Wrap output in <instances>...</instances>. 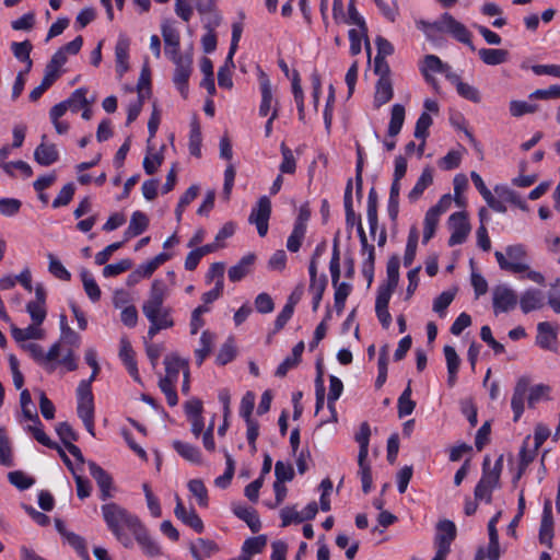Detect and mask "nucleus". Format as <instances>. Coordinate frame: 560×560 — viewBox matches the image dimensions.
Returning <instances> with one entry per match:
<instances>
[{
	"instance_id": "nucleus-1",
	"label": "nucleus",
	"mask_w": 560,
	"mask_h": 560,
	"mask_svg": "<svg viewBox=\"0 0 560 560\" xmlns=\"http://www.w3.org/2000/svg\"><path fill=\"white\" fill-rule=\"evenodd\" d=\"M166 275L170 279L168 282L161 278L152 281L148 298L141 307L150 324L148 329L150 339H153L161 330L170 329L175 325L173 308L165 305V302L171 295L172 287L176 283V275L174 271H167Z\"/></svg>"
},
{
	"instance_id": "nucleus-2",
	"label": "nucleus",
	"mask_w": 560,
	"mask_h": 560,
	"mask_svg": "<svg viewBox=\"0 0 560 560\" xmlns=\"http://www.w3.org/2000/svg\"><path fill=\"white\" fill-rule=\"evenodd\" d=\"M101 513L107 529L115 539L125 548H131L133 542L131 537L127 534V530L132 534L140 525V518L115 502L103 504L101 506Z\"/></svg>"
},
{
	"instance_id": "nucleus-3",
	"label": "nucleus",
	"mask_w": 560,
	"mask_h": 560,
	"mask_svg": "<svg viewBox=\"0 0 560 560\" xmlns=\"http://www.w3.org/2000/svg\"><path fill=\"white\" fill-rule=\"evenodd\" d=\"M503 467V458L500 456L490 467V457L486 456L482 464V475L475 487V500L491 503L492 492L500 487V477Z\"/></svg>"
},
{
	"instance_id": "nucleus-4",
	"label": "nucleus",
	"mask_w": 560,
	"mask_h": 560,
	"mask_svg": "<svg viewBox=\"0 0 560 560\" xmlns=\"http://www.w3.org/2000/svg\"><path fill=\"white\" fill-rule=\"evenodd\" d=\"M494 257L502 270L512 273H522L528 270L527 252L524 245L515 244L505 248V254L497 250Z\"/></svg>"
},
{
	"instance_id": "nucleus-5",
	"label": "nucleus",
	"mask_w": 560,
	"mask_h": 560,
	"mask_svg": "<svg viewBox=\"0 0 560 560\" xmlns=\"http://www.w3.org/2000/svg\"><path fill=\"white\" fill-rule=\"evenodd\" d=\"M78 416L85 429L94 435V397L89 382H80L77 388Z\"/></svg>"
},
{
	"instance_id": "nucleus-6",
	"label": "nucleus",
	"mask_w": 560,
	"mask_h": 560,
	"mask_svg": "<svg viewBox=\"0 0 560 560\" xmlns=\"http://www.w3.org/2000/svg\"><path fill=\"white\" fill-rule=\"evenodd\" d=\"M23 349L31 355V358L49 373L56 370V362L61 353L60 342L54 343L47 352L43 347L35 342L24 343Z\"/></svg>"
},
{
	"instance_id": "nucleus-7",
	"label": "nucleus",
	"mask_w": 560,
	"mask_h": 560,
	"mask_svg": "<svg viewBox=\"0 0 560 560\" xmlns=\"http://www.w3.org/2000/svg\"><path fill=\"white\" fill-rule=\"evenodd\" d=\"M439 32L450 34L456 40L469 45L472 49L471 33L468 28L448 13H444L438 20Z\"/></svg>"
},
{
	"instance_id": "nucleus-8",
	"label": "nucleus",
	"mask_w": 560,
	"mask_h": 560,
	"mask_svg": "<svg viewBox=\"0 0 560 560\" xmlns=\"http://www.w3.org/2000/svg\"><path fill=\"white\" fill-rule=\"evenodd\" d=\"M448 226L452 232L448 240L450 246L463 244L470 233L467 214L463 211L455 212L450 217Z\"/></svg>"
},
{
	"instance_id": "nucleus-9",
	"label": "nucleus",
	"mask_w": 560,
	"mask_h": 560,
	"mask_svg": "<svg viewBox=\"0 0 560 560\" xmlns=\"http://www.w3.org/2000/svg\"><path fill=\"white\" fill-rule=\"evenodd\" d=\"M172 61L175 65L173 82L179 93L186 97L188 93V80L192 70V59L189 55H183Z\"/></svg>"
},
{
	"instance_id": "nucleus-10",
	"label": "nucleus",
	"mask_w": 560,
	"mask_h": 560,
	"mask_svg": "<svg viewBox=\"0 0 560 560\" xmlns=\"http://www.w3.org/2000/svg\"><path fill=\"white\" fill-rule=\"evenodd\" d=\"M559 326L549 322H541L537 325L536 345L544 350L557 352Z\"/></svg>"
},
{
	"instance_id": "nucleus-11",
	"label": "nucleus",
	"mask_w": 560,
	"mask_h": 560,
	"mask_svg": "<svg viewBox=\"0 0 560 560\" xmlns=\"http://www.w3.org/2000/svg\"><path fill=\"white\" fill-rule=\"evenodd\" d=\"M270 214L271 202L266 196H262L259 198L257 205L252 209L248 219L252 224L256 225L257 232L260 236H265L268 232Z\"/></svg>"
},
{
	"instance_id": "nucleus-12",
	"label": "nucleus",
	"mask_w": 560,
	"mask_h": 560,
	"mask_svg": "<svg viewBox=\"0 0 560 560\" xmlns=\"http://www.w3.org/2000/svg\"><path fill=\"white\" fill-rule=\"evenodd\" d=\"M138 542L142 553L150 558H158L163 555L160 544L150 535L148 528L141 522L136 530L131 534Z\"/></svg>"
},
{
	"instance_id": "nucleus-13",
	"label": "nucleus",
	"mask_w": 560,
	"mask_h": 560,
	"mask_svg": "<svg viewBox=\"0 0 560 560\" xmlns=\"http://www.w3.org/2000/svg\"><path fill=\"white\" fill-rule=\"evenodd\" d=\"M259 89L261 94V101L258 109L259 116L266 117L269 114L271 115L275 108L279 110V102L275 97L271 82L268 75L264 72L259 75Z\"/></svg>"
},
{
	"instance_id": "nucleus-14",
	"label": "nucleus",
	"mask_w": 560,
	"mask_h": 560,
	"mask_svg": "<svg viewBox=\"0 0 560 560\" xmlns=\"http://www.w3.org/2000/svg\"><path fill=\"white\" fill-rule=\"evenodd\" d=\"M494 313H504L513 310L517 304L516 293L509 287L497 285L492 291Z\"/></svg>"
},
{
	"instance_id": "nucleus-15",
	"label": "nucleus",
	"mask_w": 560,
	"mask_h": 560,
	"mask_svg": "<svg viewBox=\"0 0 560 560\" xmlns=\"http://www.w3.org/2000/svg\"><path fill=\"white\" fill-rule=\"evenodd\" d=\"M176 506L174 509L175 516L185 525L191 527L196 533H202L205 529L201 518L198 516L194 508H186L178 494H175Z\"/></svg>"
},
{
	"instance_id": "nucleus-16",
	"label": "nucleus",
	"mask_w": 560,
	"mask_h": 560,
	"mask_svg": "<svg viewBox=\"0 0 560 560\" xmlns=\"http://www.w3.org/2000/svg\"><path fill=\"white\" fill-rule=\"evenodd\" d=\"M130 43V38L125 33H120L118 35L115 45V62L116 72L119 78H122V75L129 70Z\"/></svg>"
},
{
	"instance_id": "nucleus-17",
	"label": "nucleus",
	"mask_w": 560,
	"mask_h": 560,
	"mask_svg": "<svg viewBox=\"0 0 560 560\" xmlns=\"http://www.w3.org/2000/svg\"><path fill=\"white\" fill-rule=\"evenodd\" d=\"M549 435H550V430H549V428L547 425H545L542 423H538L535 427L534 448H533V451H528L527 450V442L530 439V436H527L525 439L524 445H523V447L521 448V452H520L522 462L524 464H528V463H530L534 459L535 454L537 453L539 447L545 443V441L549 438Z\"/></svg>"
},
{
	"instance_id": "nucleus-18",
	"label": "nucleus",
	"mask_w": 560,
	"mask_h": 560,
	"mask_svg": "<svg viewBox=\"0 0 560 560\" xmlns=\"http://www.w3.org/2000/svg\"><path fill=\"white\" fill-rule=\"evenodd\" d=\"M530 380L527 376H522L517 380L511 399V408L514 413V421H518L525 409V399L528 392Z\"/></svg>"
},
{
	"instance_id": "nucleus-19",
	"label": "nucleus",
	"mask_w": 560,
	"mask_h": 560,
	"mask_svg": "<svg viewBox=\"0 0 560 560\" xmlns=\"http://www.w3.org/2000/svg\"><path fill=\"white\" fill-rule=\"evenodd\" d=\"M89 470L100 488L101 500L107 501L108 499H110L113 497L110 491L113 486V479L109 476V474L94 462L89 463Z\"/></svg>"
},
{
	"instance_id": "nucleus-20",
	"label": "nucleus",
	"mask_w": 560,
	"mask_h": 560,
	"mask_svg": "<svg viewBox=\"0 0 560 560\" xmlns=\"http://www.w3.org/2000/svg\"><path fill=\"white\" fill-rule=\"evenodd\" d=\"M553 537V518H552V508L551 501L546 500L544 504L542 517L539 528V541L547 547L551 546V540Z\"/></svg>"
},
{
	"instance_id": "nucleus-21",
	"label": "nucleus",
	"mask_w": 560,
	"mask_h": 560,
	"mask_svg": "<svg viewBox=\"0 0 560 560\" xmlns=\"http://www.w3.org/2000/svg\"><path fill=\"white\" fill-rule=\"evenodd\" d=\"M445 63L435 55H427L420 66V71L425 81L438 91V84L432 73H442L445 70Z\"/></svg>"
},
{
	"instance_id": "nucleus-22",
	"label": "nucleus",
	"mask_w": 560,
	"mask_h": 560,
	"mask_svg": "<svg viewBox=\"0 0 560 560\" xmlns=\"http://www.w3.org/2000/svg\"><path fill=\"white\" fill-rule=\"evenodd\" d=\"M456 536V526L448 520L441 521L438 524L436 545L438 550L445 549V553L450 552L452 541Z\"/></svg>"
},
{
	"instance_id": "nucleus-23",
	"label": "nucleus",
	"mask_w": 560,
	"mask_h": 560,
	"mask_svg": "<svg viewBox=\"0 0 560 560\" xmlns=\"http://www.w3.org/2000/svg\"><path fill=\"white\" fill-rule=\"evenodd\" d=\"M119 358L124 362L127 371L131 375V377L140 383V375L137 366V362L135 360V352L132 347L127 338L120 339V349H119Z\"/></svg>"
},
{
	"instance_id": "nucleus-24",
	"label": "nucleus",
	"mask_w": 560,
	"mask_h": 560,
	"mask_svg": "<svg viewBox=\"0 0 560 560\" xmlns=\"http://www.w3.org/2000/svg\"><path fill=\"white\" fill-rule=\"evenodd\" d=\"M162 36L165 43V55L171 59L183 56L179 51V34L171 25L162 26Z\"/></svg>"
},
{
	"instance_id": "nucleus-25",
	"label": "nucleus",
	"mask_w": 560,
	"mask_h": 560,
	"mask_svg": "<svg viewBox=\"0 0 560 560\" xmlns=\"http://www.w3.org/2000/svg\"><path fill=\"white\" fill-rule=\"evenodd\" d=\"M545 305V295L540 290L528 289L526 290L521 299V310L526 314L535 310H539Z\"/></svg>"
},
{
	"instance_id": "nucleus-26",
	"label": "nucleus",
	"mask_w": 560,
	"mask_h": 560,
	"mask_svg": "<svg viewBox=\"0 0 560 560\" xmlns=\"http://www.w3.org/2000/svg\"><path fill=\"white\" fill-rule=\"evenodd\" d=\"M394 96V89L392 79H377L375 84V93L373 105L375 108L388 103Z\"/></svg>"
},
{
	"instance_id": "nucleus-27",
	"label": "nucleus",
	"mask_w": 560,
	"mask_h": 560,
	"mask_svg": "<svg viewBox=\"0 0 560 560\" xmlns=\"http://www.w3.org/2000/svg\"><path fill=\"white\" fill-rule=\"evenodd\" d=\"M255 259H256V257L254 254H247V255L243 256L242 259L236 265L232 266L229 269V271H228L229 279L232 282L241 281L243 278H245L252 271Z\"/></svg>"
},
{
	"instance_id": "nucleus-28",
	"label": "nucleus",
	"mask_w": 560,
	"mask_h": 560,
	"mask_svg": "<svg viewBox=\"0 0 560 560\" xmlns=\"http://www.w3.org/2000/svg\"><path fill=\"white\" fill-rule=\"evenodd\" d=\"M164 364L165 375L163 377L174 382H177L180 371L185 372L186 369H188L187 361L175 354L166 355L164 359Z\"/></svg>"
},
{
	"instance_id": "nucleus-29",
	"label": "nucleus",
	"mask_w": 560,
	"mask_h": 560,
	"mask_svg": "<svg viewBox=\"0 0 560 560\" xmlns=\"http://www.w3.org/2000/svg\"><path fill=\"white\" fill-rule=\"evenodd\" d=\"M59 158L58 150L55 144H47L42 142L34 152L35 161L44 166L51 165L57 162Z\"/></svg>"
},
{
	"instance_id": "nucleus-30",
	"label": "nucleus",
	"mask_w": 560,
	"mask_h": 560,
	"mask_svg": "<svg viewBox=\"0 0 560 560\" xmlns=\"http://www.w3.org/2000/svg\"><path fill=\"white\" fill-rule=\"evenodd\" d=\"M433 183V171L431 167L423 168L420 177L415 184L413 188L408 194V199L410 202L417 201L424 190L431 186Z\"/></svg>"
},
{
	"instance_id": "nucleus-31",
	"label": "nucleus",
	"mask_w": 560,
	"mask_h": 560,
	"mask_svg": "<svg viewBox=\"0 0 560 560\" xmlns=\"http://www.w3.org/2000/svg\"><path fill=\"white\" fill-rule=\"evenodd\" d=\"M343 390L342 382L337 377L331 375L329 377V393L327 397L328 409L331 413V421H337V411H336V401L339 399Z\"/></svg>"
},
{
	"instance_id": "nucleus-32",
	"label": "nucleus",
	"mask_w": 560,
	"mask_h": 560,
	"mask_svg": "<svg viewBox=\"0 0 560 560\" xmlns=\"http://www.w3.org/2000/svg\"><path fill=\"white\" fill-rule=\"evenodd\" d=\"M45 336L44 329L40 327L39 324H32L27 326L26 328H18L12 325V337L21 342L26 340H36V339H43Z\"/></svg>"
},
{
	"instance_id": "nucleus-33",
	"label": "nucleus",
	"mask_w": 560,
	"mask_h": 560,
	"mask_svg": "<svg viewBox=\"0 0 560 560\" xmlns=\"http://www.w3.org/2000/svg\"><path fill=\"white\" fill-rule=\"evenodd\" d=\"M148 225L149 219L147 214L141 211H135L125 232L126 240L142 234L147 230Z\"/></svg>"
},
{
	"instance_id": "nucleus-34",
	"label": "nucleus",
	"mask_w": 560,
	"mask_h": 560,
	"mask_svg": "<svg viewBox=\"0 0 560 560\" xmlns=\"http://www.w3.org/2000/svg\"><path fill=\"white\" fill-rule=\"evenodd\" d=\"M215 341V335L205 330L200 336L199 347L195 350L196 363L201 365L206 358L211 353Z\"/></svg>"
},
{
	"instance_id": "nucleus-35",
	"label": "nucleus",
	"mask_w": 560,
	"mask_h": 560,
	"mask_svg": "<svg viewBox=\"0 0 560 560\" xmlns=\"http://www.w3.org/2000/svg\"><path fill=\"white\" fill-rule=\"evenodd\" d=\"M195 560H205L217 551V545L208 539L199 538L189 547Z\"/></svg>"
},
{
	"instance_id": "nucleus-36",
	"label": "nucleus",
	"mask_w": 560,
	"mask_h": 560,
	"mask_svg": "<svg viewBox=\"0 0 560 560\" xmlns=\"http://www.w3.org/2000/svg\"><path fill=\"white\" fill-rule=\"evenodd\" d=\"M201 128L198 119L195 117L190 121V131H189V143L188 149L191 155L196 158H200L201 155Z\"/></svg>"
},
{
	"instance_id": "nucleus-37",
	"label": "nucleus",
	"mask_w": 560,
	"mask_h": 560,
	"mask_svg": "<svg viewBox=\"0 0 560 560\" xmlns=\"http://www.w3.org/2000/svg\"><path fill=\"white\" fill-rule=\"evenodd\" d=\"M405 114H406V110L401 104L393 105L392 113H390V120H389L388 129H387V133L389 137L394 138L400 132L404 121H405Z\"/></svg>"
},
{
	"instance_id": "nucleus-38",
	"label": "nucleus",
	"mask_w": 560,
	"mask_h": 560,
	"mask_svg": "<svg viewBox=\"0 0 560 560\" xmlns=\"http://www.w3.org/2000/svg\"><path fill=\"white\" fill-rule=\"evenodd\" d=\"M401 179L393 178L387 201V212L392 221H395L399 212V195L401 189Z\"/></svg>"
},
{
	"instance_id": "nucleus-39",
	"label": "nucleus",
	"mask_w": 560,
	"mask_h": 560,
	"mask_svg": "<svg viewBox=\"0 0 560 560\" xmlns=\"http://www.w3.org/2000/svg\"><path fill=\"white\" fill-rule=\"evenodd\" d=\"M480 59L488 66H497L508 60L509 52L503 49L482 48L478 51Z\"/></svg>"
},
{
	"instance_id": "nucleus-40",
	"label": "nucleus",
	"mask_w": 560,
	"mask_h": 560,
	"mask_svg": "<svg viewBox=\"0 0 560 560\" xmlns=\"http://www.w3.org/2000/svg\"><path fill=\"white\" fill-rule=\"evenodd\" d=\"M234 513L248 525L252 532L257 533L260 530L261 523L255 510L246 506H237L234 509Z\"/></svg>"
},
{
	"instance_id": "nucleus-41",
	"label": "nucleus",
	"mask_w": 560,
	"mask_h": 560,
	"mask_svg": "<svg viewBox=\"0 0 560 560\" xmlns=\"http://www.w3.org/2000/svg\"><path fill=\"white\" fill-rule=\"evenodd\" d=\"M173 447L185 459L194 464L201 463V453L198 447L182 441H174Z\"/></svg>"
},
{
	"instance_id": "nucleus-42",
	"label": "nucleus",
	"mask_w": 560,
	"mask_h": 560,
	"mask_svg": "<svg viewBox=\"0 0 560 560\" xmlns=\"http://www.w3.org/2000/svg\"><path fill=\"white\" fill-rule=\"evenodd\" d=\"M80 277L83 283L84 291L90 298V300L92 302H97L101 299V289L96 283L93 275L90 271L83 269L80 272Z\"/></svg>"
},
{
	"instance_id": "nucleus-43",
	"label": "nucleus",
	"mask_w": 560,
	"mask_h": 560,
	"mask_svg": "<svg viewBox=\"0 0 560 560\" xmlns=\"http://www.w3.org/2000/svg\"><path fill=\"white\" fill-rule=\"evenodd\" d=\"M267 545V537L259 535L256 537L248 538L242 546V556H247L250 559L252 556L260 553Z\"/></svg>"
},
{
	"instance_id": "nucleus-44",
	"label": "nucleus",
	"mask_w": 560,
	"mask_h": 560,
	"mask_svg": "<svg viewBox=\"0 0 560 560\" xmlns=\"http://www.w3.org/2000/svg\"><path fill=\"white\" fill-rule=\"evenodd\" d=\"M416 402L411 399V386L410 382L408 383V386L405 388V390L401 393V395L398 398L397 402V409H398V417L405 418L409 415H411L415 410Z\"/></svg>"
},
{
	"instance_id": "nucleus-45",
	"label": "nucleus",
	"mask_w": 560,
	"mask_h": 560,
	"mask_svg": "<svg viewBox=\"0 0 560 560\" xmlns=\"http://www.w3.org/2000/svg\"><path fill=\"white\" fill-rule=\"evenodd\" d=\"M11 50L18 60L26 62L25 72H28L32 68V60L30 58V54L32 50L31 43L28 40H24L21 43L13 42L11 44Z\"/></svg>"
},
{
	"instance_id": "nucleus-46",
	"label": "nucleus",
	"mask_w": 560,
	"mask_h": 560,
	"mask_svg": "<svg viewBox=\"0 0 560 560\" xmlns=\"http://www.w3.org/2000/svg\"><path fill=\"white\" fill-rule=\"evenodd\" d=\"M358 476L361 479L362 490L364 493H369L372 488V474L368 457H361V455H358Z\"/></svg>"
},
{
	"instance_id": "nucleus-47",
	"label": "nucleus",
	"mask_w": 560,
	"mask_h": 560,
	"mask_svg": "<svg viewBox=\"0 0 560 560\" xmlns=\"http://www.w3.org/2000/svg\"><path fill=\"white\" fill-rule=\"evenodd\" d=\"M188 489L190 493L197 499V503L199 504V506H208V490L201 479H191L188 482Z\"/></svg>"
},
{
	"instance_id": "nucleus-48",
	"label": "nucleus",
	"mask_w": 560,
	"mask_h": 560,
	"mask_svg": "<svg viewBox=\"0 0 560 560\" xmlns=\"http://www.w3.org/2000/svg\"><path fill=\"white\" fill-rule=\"evenodd\" d=\"M88 90L85 88L77 89L69 98L66 100L68 109L73 113L79 112L81 108L86 107L90 102L86 98Z\"/></svg>"
},
{
	"instance_id": "nucleus-49",
	"label": "nucleus",
	"mask_w": 560,
	"mask_h": 560,
	"mask_svg": "<svg viewBox=\"0 0 560 560\" xmlns=\"http://www.w3.org/2000/svg\"><path fill=\"white\" fill-rule=\"evenodd\" d=\"M550 392L551 387L549 385L545 384H537L535 386L528 387V406L534 407L537 402L540 400H548L550 399Z\"/></svg>"
},
{
	"instance_id": "nucleus-50",
	"label": "nucleus",
	"mask_w": 560,
	"mask_h": 560,
	"mask_svg": "<svg viewBox=\"0 0 560 560\" xmlns=\"http://www.w3.org/2000/svg\"><path fill=\"white\" fill-rule=\"evenodd\" d=\"M455 295H456V289L442 292L433 301V311L435 313H438L440 317H444L446 315V308L453 302Z\"/></svg>"
},
{
	"instance_id": "nucleus-51",
	"label": "nucleus",
	"mask_w": 560,
	"mask_h": 560,
	"mask_svg": "<svg viewBox=\"0 0 560 560\" xmlns=\"http://www.w3.org/2000/svg\"><path fill=\"white\" fill-rule=\"evenodd\" d=\"M510 114L513 117H521L526 114L536 113L539 109V106L534 103H529L526 101H511L509 105Z\"/></svg>"
},
{
	"instance_id": "nucleus-52",
	"label": "nucleus",
	"mask_w": 560,
	"mask_h": 560,
	"mask_svg": "<svg viewBox=\"0 0 560 560\" xmlns=\"http://www.w3.org/2000/svg\"><path fill=\"white\" fill-rule=\"evenodd\" d=\"M440 221V215L433 210H428L423 220V243H428L434 235Z\"/></svg>"
},
{
	"instance_id": "nucleus-53",
	"label": "nucleus",
	"mask_w": 560,
	"mask_h": 560,
	"mask_svg": "<svg viewBox=\"0 0 560 560\" xmlns=\"http://www.w3.org/2000/svg\"><path fill=\"white\" fill-rule=\"evenodd\" d=\"M47 258H48V261H49V265H48V270L49 272L62 280V281H69L70 278H71V275L70 272L66 269V267L61 264V261L51 253H49L47 255Z\"/></svg>"
},
{
	"instance_id": "nucleus-54",
	"label": "nucleus",
	"mask_w": 560,
	"mask_h": 560,
	"mask_svg": "<svg viewBox=\"0 0 560 560\" xmlns=\"http://www.w3.org/2000/svg\"><path fill=\"white\" fill-rule=\"evenodd\" d=\"M501 516V512H498L488 523V532H489V544L485 547L488 550H491V553L495 556V551H500L499 544V534L497 530V523Z\"/></svg>"
},
{
	"instance_id": "nucleus-55",
	"label": "nucleus",
	"mask_w": 560,
	"mask_h": 560,
	"mask_svg": "<svg viewBox=\"0 0 560 560\" xmlns=\"http://www.w3.org/2000/svg\"><path fill=\"white\" fill-rule=\"evenodd\" d=\"M370 435V427L366 422H363L360 425L359 431L355 433V441L359 444V455H361V457H368L369 455Z\"/></svg>"
},
{
	"instance_id": "nucleus-56",
	"label": "nucleus",
	"mask_w": 560,
	"mask_h": 560,
	"mask_svg": "<svg viewBox=\"0 0 560 560\" xmlns=\"http://www.w3.org/2000/svg\"><path fill=\"white\" fill-rule=\"evenodd\" d=\"M24 430L31 433L34 436V439L42 445L47 446L49 448L57 447V444L52 442L49 439V436L44 432L43 424L40 421L39 424H27L26 427H24Z\"/></svg>"
},
{
	"instance_id": "nucleus-57",
	"label": "nucleus",
	"mask_w": 560,
	"mask_h": 560,
	"mask_svg": "<svg viewBox=\"0 0 560 560\" xmlns=\"http://www.w3.org/2000/svg\"><path fill=\"white\" fill-rule=\"evenodd\" d=\"M280 150L282 154V162L279 166L280 172L282 174H293L296 168V161L293 152L284 143L280 145Z\"/></svg>"
},
{
	"instance_id": "nucleus-58",
	"label": "nucleus",
	"mask_w": 560,
	"mask_h": 560,
	"mask_svg": "<svg viewBox=\"0 0 560 560\" xmlns=\"http://www.w3.org/2000/svg\"><path fill=\"white\" fill-rule=\"evenodd\" d=\"M65 540L78 552L83 560H91L86 548V544L83 537L75 533L67 534Z\"/></svg>"
},
{
	"instance_id": "nucleus-59",
	"label": "nucleus",
	"mask_w": 560,
	"mask_h": 560,
	"mask_svg": "<svg viewBox=\"0 0 560 560\" xmlns=\"http://www.w3.org/2000/svg\"><path fill=\"white\" fill-rule=\"evenodd\" d=\"M236 354V349L233 339H228L220 348L217 355V363L219 365H225L233 361Z\"/></svg>"
},
{
	"instance_id": "nucleus-60",
	"label": "nucleus",
	"mask_w": 560,
	"mask_h": 560,
	"mask_svg": "<svg viewBox=\"0 0 560 560\" xmlns=\"http://www.w3.org/2000/svg\"><path fill=\"white\" fill-rule=\"evenodd\" d=\"M418 237H419V235H418L417 230L412 229L409 233L407 245H406V250H405V255H404V265L406 267H409L415 260L417 245H418Z\"/></svg>"
},
{
	"instance_id": "nucleus-61",
	"label": "nucleus",
	"mask_w": 560,
	"mask_h": 560,
	"mask_svg": "<svg viewBox=\"0 0 560 560\" xmlns=\"http://www.w3.org/2000/svg\"><path fill=\"white\" fill-rule=\"evenodd\" d=\"M176 382L166 380L161 377L159 381V387L162 393L165 395L167 404L172 407L176 406L178 402V396L175 390Z\"/></svg>"
},
{
	"instance_id": "nucleus-62",
	"label": "nucleus",
	"mask_w": 560,
	"mask_h": 560,
	"mask_svg": "<svg viewBox=\"0 0 560 560\" xmlns=\"http://www.w3.org/2000/svg\"><path fill=\"white\" fill-rule=\"evenodd\" d=\"M306 230L293 225V230L287 240V248L291 253H296L301 248L302 242L305 237Z\"/></svg>"
},
{
	"instance_id": "nucleus-63",
	"label": "nucleus",
	"mask_w": 560,
	"mask_h": 560,
	"mask_svg": "<svg viewBox=\"0 0 560 560\" xmlns=\"http://www.w3.org/2000/svg\"><path fill=\"white\" fill-rule=\"evenodd\" d=\"M456 91L459 96L472 103H479L481 101L479 90L466 82L462 81L460 83H458V85L456 86Z\"/></svg>"
},
{
	"instance_id": "nucleus-64",
	"label": "nucleus",
	"mask_w": 560,
	"mask_h": 560,
	"mask_svg": "<svg viewBox=\"0 0 560 560\" xmlns=\"http://www.w3.org/2000/svg\"><path fill=\"white\" fill-rule=\"evenodd\" d=\"M162 162V153L149 151L143 159V170L147 174L152 175L158 171Z\"/></svg>"
}]
</instances>
